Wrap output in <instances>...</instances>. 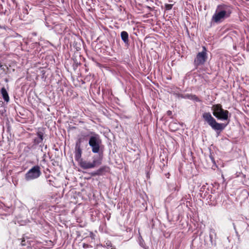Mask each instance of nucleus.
Here are the masks:
<instances>
[{"instance_id": "obj_1", "label": "nucleus", "mask_w": 249, "mask_h": 249, "mask_svg": "<svg viewBox=\"0 0 249 249\" xmlns=\"http://www.w3.org/2000/svg\"><path fill=\"white\" fill-rule=\"evenodd\" d=\"M202 118L215 131H221L227 125L223 123H217L210 112H204L202 114Z\"/></svg>"}, {"instance_id": "obj_2", "label": "nucleus", "mask_w": 249, "mask_h": 249, "mask_svg": "<svg viewBox=\"0 0 249 249\" xmlns=\"http://www.w3.org/2000/svg\"><path fill=\"white\" fill-rule=\"evenodd\" d=\"M89 135L90 137L89 139V144L91 147L92 152L94 153H99L100 145L102 143L99 135L93 131H89Z\"/></svg>"}, {"instance_id": "obj_3", "label": "nucleus", "mask_w": 249, "mask_h": 249, "mask_svg": "<svg viewBox=\"0 0 249 249\" xmlns=\"http://www.w3.org/2000/svg\"><path fill=\"white\" fill-rule=\"evenodd\" d=\"M213 115L217 119L226 120L228 119L229 112L222 108L220 104L214 105L212 107Z\"/></svg>"}, {"instance_id": "obj_4", "label": "nucleus", "mask_w": 249, "mask_h": 249, "mask_svg": "<svg viewBox=\"0 0 249 249\" xmlns=\"http://www.w3.org/2000/svg\"><path fill=\"white\" fill-rule=\"evenodd\" d=\"M207 50L205 47H203V51L199 52L194 60V65L196 68L203 65L207 60Z\"/></svg>"}, {"instance_id": "obj_5", "label": "nucleus", "mask_w": 249, "mask_h": 249, "mask_svg": "<svg viewBox=\"0 0 249 249\" xmlns=\"http://www.w3.org/2000/svg\"><path fill=\"white\" fill-rule=\"evenodd\" d=\"M41 173L40 167L38 165L34 166L30 169L25 175L26 180H30L38 178Z\"/></svg>"}, {"instance_id": "obj_6", "label": "nucleus", "mask_w": 249, "mask_h": 249, "mask_svg": "<svg viewBox=\"0 0 249 249\" xmlns=\"http://www.w3.org/2000/svg\"><path fill=\"white\" fill-rule=\"evenodd\" d=\"M101 163L102 160L100 159H94L91 162L86 160H81L79 161V165L80 167L84 169L93 168L96 166L101 165Z\"/></svg>"}, {"instance_id": "obj_7", "label": "nucleus", "mask_w": 249, "mask_h": 249, "mask_svg": "<svg viewBox=\"0 0 249 249\" xmlns=\"http://www.w3.org/2000/svg\"><path fill=\"white\" fill-rule=\"evenodd\" d=\"M216 9L228 18L231 16L232 13L233 7L229 4L222 3L219 4L217 6Z\"/></svg>"}, {"instance_id": "obj_8", "label": "nucleus", "mask_w": 249, "mask_h": 249, "mask_svg": "<svg viewBox=\"0 0 249 249\" xmlns=\"http://www.w3.org/2000/svg\"><path fill=\"white\" fill-rule=\"evenodd\" d=\"M226 18H227L216 9L215 13L212 16V20L215 23H219Z\"/></svg>"}, {"instance_id": "obj_9", "label": "nucleus", "mask_w": 249, "mask_h": 249, "mask_svg": "<svg viewBox=\"0 0 249 249\" xmlns=\"http://www.w3.org/2000/svg\"><path fill=\"white\" fill-rule=\"evenodd\" d=\"M109 170L110 168L109 167L107 166H103L100 167L96 171L91 173V175L92 176H101L105 174L106 173L109 172Z\"/></svg>"}, {"instance_id": "obj_10", "label": "nucleus", "mask_w": 249, "mask_h": 249, "mask_svg": "<svg viewBox=\"0 0 249 249\" xmlns=\"http://www.w3.org/2000/svg\"><path fill=\"white\" fill-rule=\"evenodd\" d=\"M37 138H36L34 140V142L35 144H38L39 143L42 142L43 140L44 133L41 131H38L36 133Z\"/></svg>"}, {"instance_id": "obj_11", "label": "nucleus", "mask_w": 249, "mask_h": 249, "mask_svg": "<svg viewBox=\"0 0 249 249\" xmlns=\"http://www.w3.org/2000/svg\"><path fill=\"white\" fill-rule=\"evenodd\" d=\"M89 135H85L84 133H81L80 135L78 136V139L76 142L75 146L81 147V143L85 140H86V137H88Z\"/></svg>"}, {"instance_id": "obj_12", "label": "nucleus", "mask_w": 249, "mask_h": 249, "mask_svg": "<svg viewBox=\"0 0 249 249\" xmlns=\"http://www.w3.org/2000/svg\"><path fill=\"white\" fill-rule=\"evenodd\" d=\"M82 153V150L81 147L75 146V159L78 161H80L81 159V155Z\"/></svg>"}, {"instance_id": "obj_13", "label": "nucleus", "mask_w": 249, "mask_h": 249, "mask_svg": "<svg viewBox=\"0 0 249 249\" xmlns=\"http://www.w3.org/2000/svg\"><path fill=\"white\" fill-rule=\"evenodd\" d=\"M121 36L122 40L126 44H128L129 39H128V34L127 32L123 31L121 33Z\"/></svg>"}, {"instance_id": "obj_14", "label": "nucleus", "mask_w": 249, "mask_h": 249, "mask_svg": "<svg viewBox=\"0 0 249 249\" xmlns=\"http://www.w3.org/2000/svg\"><path fill=\"white\" fill-rule=\"evenodd\" d=\"M1 93L2 94V97L4 99V100L8 102L9 101V97L8 93L6 89L4 87H3L1 89Z\"/></svg>"}, {"instance_id": "obj_15", "label": "nucleus", "mask_w": 249, "mask_h": 249, "mask_svg": "<svg viewBox=\"0 0 249 249\" xmlns=\"http://www.w3.org/2000/svg\"><path fill=\"white\" fill-rule=\"evenodd\" d=\"M187 98L193 100L196 102H200L201 100L199 99V98L196 95L193 94H187L186 95Z\"/></svg>"}, {"instance_id": "obj_16", "label": "nucleus", "mask_w": 249, "mask_h": 249, "mask_svg": "<svg viewBox=\"0 0 249 249\" xmlns=\"http://www.w3.org/2000/svg\"><path fill=\"white\" fill-rule=\"evenodd\" d=\"M173 5L171 4H165V8L166 10H171L173 7Z\"/></svg>"}, {"instance_id": "obj_17", "label": "nucleus", "mask_w": 249, "mask_h": 249, "mask_svg": "<svg viewBox=\"0 0 249 249\" xmlns=\"http://www.w3.org/2000/svg\"><path fill=\"white\" fill-rule=\"evenodd\" d=\"M83 247L84 248H88L89 247V245L87 244L84 243L83 244Z\"/></svg>"}, {"instance_id": "obj_18", "label": "nucleus", "mask_w": 249, "mask_h": 249, "mask_svg": "<svg viewBox=\"0 0 249 249\" xmlns=\"http://www.w3.org/2000/svg\"><path fill=\"white\" fill-rule=\"evenodd\" d=\"M21 244L22 246H25L26 245V244H25V240L23 239L21 242Z\"/></svg>"}, {"instance_id": "obj_19", "label": "nucleus", "mask_w": 249, "mask_h": 249, "mask_svg": "<svg viewBox=\"0 0 249 249\" xmlns=\"http://www.w3.org/2000/svg\"><path fill=\"white\" fill-rule=\"evenodd\" d=\"M167 114L168 115V116H171L172 114V112L170 110H168L167 112Z\"/></svg>"}, {"instance_id": "obj_20", "label": "nucleus", "mask_w": 249, "mask_h": 249, "mask_svg": "<svg viewBox=\"0 0 249 249\" xmlns=\"http://www.w3.org/2000/svg\"><path fill=\"white\" fill-rule=\"evenodd\" d=\"M0 69L1 70H3V71H5V69L3 67V65L1 64V63L0 62Z\"/></svg>"}, {"instance_id": "obj_21", "label": "nucleus", "mask_w": 249, "mask_h": 249, "mask_svg": "<svg viewBox=\"0 0 249 249\" xmlns=\"http://www.w3.org/2000/svg\"><path fill=\"white\" fill-rule=\"evenodd\" d=\"M14 4H15L16 6L17 5V2H16V0H11Z\"/></svg>"}, {"instance_id": "obj_22", "label": "nucleus", "mask_w": 249, "mask_h": 249, "mask_svg": "<svg viewBox=\"0 0 249 249\" xmlns=\"http://www.w3.org/2000/svg\"><path fill=\"white\" fill-rule=\"evenodd\" d=\"M106 244H107V246H110V247H111V243H110V242H108V243L107 242V243H106Z\"/></svg>"}, {"instance_id": "obj_23", "label": "nucleus", "mask_w": 249, "mask_h": 249, "mask_svg": "<svg viewBox=\"0 0 249 249\" xmlns=\"http://www.w3.org/2000/svg\"><path fill=\"white\" fill-rule=\"evenodd\" d=\"M2 9V5L0 4V11Z\"/></svg>"}, {"instance_id": "obj_24", "label": "nucleus", "mask_w": 249, "mask_h": 249, "mask_svg": "<svg viewBox=\"0 0 249 249\" xmlns=\"http://www.w3.org/2000/svg\"><path fill=\"white\" fill-rule=\"evenodd\" d=\"M111 249H115V248H111Z\"/></svg>"}, {"instance_id": "obj_25", "label": "nucleus", "mask_w": 249, "mask_h": 249, "mask_svg": "<svg viewBox=\"0 0 249 249\" xmlns=\"http://www.w3.org/2000/svg\"><path fill=\"white\" fill-rule=\"evenodd\" d=\"M0 28H1V26H0Z\"/></svg>"}]
</instances>
